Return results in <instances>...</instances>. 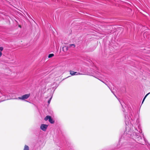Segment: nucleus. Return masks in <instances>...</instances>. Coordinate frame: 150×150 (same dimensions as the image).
Returning a JSON list of instances; mask_svg holds the SVG:
<instances>
[{
	"mask_svg": "<svg viewBox=\"0 0 150 150\" xmlns=\"http://www.w3.org/2000/svg\"><path fill=\"white\" fill-rule=\"evenodd\" d=\"M29 148L28 146L25 145L24 146L23 150H29Z\"/></svg>",
	"mask_w": 150,
	"mask_h": 150,
	"instance_id": "obj_6",
	"label": "nucleus"
},
{
	"mask_svg": "<svg viewBox=\"0 0 150 150\" xmlns=\"http://www.w3.org/2000/svg\"><path fill=\"white\" fill-rule=\"evenodd\" d=\"M70 74L72 75H76L77 73V72H74L73 71L71 70L70 71Z\"/></svg>",
	"mask_w": 150,
	"mask_h": 150,
	"instance_id": "obj_4",
	"label": "nucleus"
},
{
	"mask_svg": "<svg viewBox=\"0 0 150 150\" xmlns=\"http://www.w3.org/2000/svg\"><path fill=\"white\" fill-rule=\"evenodd\" d=\"M52 99V97H51L48 100V104H49L50 103V101H51V100Z\"/></svg>",
	"mask_w": 150,
	"mask_h": 150,
	"instance_id": "obj_12",
	"label": "nucleus"
},
{
	"mask_svg": "<svg viewBox=\"0 0 150 150\" xmlns=\"http://www.w3.org/2000/svg\"><path fill=\"white\" fill-rule=\"evenodd\" d=\"M80 74H81L79 72H77V73H76V75H80Z\"/></svg>",
	"mask_w": 150,
	"mask_h": 150,
	"instance_id": "obj_13",
	"label": "nucleus"
},
{
	"mask_svg": "<svg viewBox=\"0 0 150 150\" xmlns=\"http://www.w3.org/2000/svg\"><path fill=\"white\" fill-rule=\"evenodd\" d=\"M19 27H21V26L20 25H19Z\"/></svg>",
	"mask_w": 150,
	"mask_h": 150,
	"instance_id": "obj_15",
	"label": "nucleus"
},
{
	"mask_svg": "<svg viewBox=\"0 0 150 150\" xmlns=\"http://www.w3.org/2000/svg\"><path fill=\"white\" fill-rule=\"evenodd\" d=\"M44 120L45 121H47L48 120L49 122L51 124H53L54 122V121L52 117L49 115H47L45 117Z\"/></svg>",
	"mask_w": 150,
	"mask_h": 150,
	"instance_id": "obj_1",
	"label": "nucleus"
},
{
	"mask_svg": "<svg viewBox=\"0 0 150 150\" xmlns=\"http://www.w3.org/2000/svg\"><path fill=\"white\" fill-rule=\"evenodd\" d=\"M150 93H147V94H146V96H145L144 97V98L143 100H142V104L143 103L144 101L145 98H146V97Z\"/></svg>",
	"mask_w": 150,
	"mask_h": 150,
	"instance_id": "obj_7",
	"label": "nucleus"
},
{
	"mask_svg": "<svg viewBox=\"0 0 150 150\" xmlns=\"http://www.w3.org/2000/svg\"><path fill=\"white\" fill-rule=\"evenodd\" d=\"M54 54H50L48 55V58H51L54 56Z\"/></svg>",
	"mask_w": 150,
	"mask_h": 150,
	"instance_id": "obj_8",
	"label": "nucleus"
},
{
	"mask_svg": "<svg viewBox=\"0 0 150 150\" xmlns=\"http://www.w3.org/2000/svg\"><path fill=\"white\" fill-rule=\"evenodd\" d=\"M48 125L44 124H42L40 127V128L42 131H45L47 128Z\"/></svg>",
	"mask_w": 150,
	"mask_h": 150,
	"instance_id": "obj_3",
	"label": "nucleus"
},
{
	"mask_svg": "<svg viewBox=\"0 0 150 150\" xmlns=\"http://www.w3.org/2000/svg\"><path fill=\"white\" fill-rule=\"evenodd\" d=\"M69 46L70 47L71 46H73V47L74 48L75 47V45L74 44H70V45Z\"/></svg>",
	"mask_w": 150,
	"mask_h": 150,
	"instance_id": "obj_11",
	"label": "nucleus"
},
{
	"mask_svg": "<svg viewBox=\"0 0 150 150\" xmlns=\"http://www.w3.org/2000/svg\"><path fill=\"white\" fill-rule=\"evenodd\" d=\"M30 93L26 94L22 96L21 97H18V98L19 99L22 100H24L25 99H27L30 96Z\"/></svg>",
	"mask_w": 150,
	"mask_h": 150,
	"instance_id": "obj_2",
	"label": "nucleus"
},
{
	"mask_svg": "<svg viewBox=\"0 0 150 150\" xmlns=\"http://www.w3.org/2000/svg\"><path fill=\"white\" fill-rule=\"evenodd\" d=\"M7 61H13V59H11L9 57H7Z\"/></svg>",
	"mask_w": 150,
	"mask_h": 150,
	"instance_id": "obj_9",
	"label": "nucleus"
},
{
	"mask_svg": "<svg viewBox=\"0 0 150 150\" xmlns=\"http://www.w3.org/2000/svg\"><path fill=\"white\" fill-rule=\"evenodd\" d=\"M105 33H107L108 34H109V33H111V32H105Z\"/></svg>",
	"mask_w": 150,
	"mask_h": 150,
	"instance_id": "obj_14",
	"label": "nucleus"
},
{
	"mask_svg": "<svg viewBox=\"0 0 150 150\" xmlns=\"http://www.w3.org/2000/svg\"><path fill=\"white\" fill-rule=\"evenodd\" d=\"M68 47L67 46H64L63 47H62V49H63V50L64 51V52H66V51H67L68 50Z\"/></svg>",
	"mask_w": 150,
	"mask_h": 150,
	"instance_id": "obj_5",
	"label": "nucleus"
},
{
	"mask_svg": "<svg viewBox=\"0 0 150 150\" xmlns=\"http://www.w3.org/2000/svg\"><path fill=\"white\" fill-rule=\"evenodd\" d=\"M4 50V48L2 47H0V51H1V52Z\"/></svg>",
	"mask_w": 150,
	"mask_h": 150,
	"instance_id": "obj_10",
	"label": "nucleus"
}]
</instances>
